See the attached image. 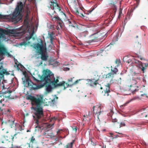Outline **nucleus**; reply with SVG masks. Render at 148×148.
<instances>
[{
	"label": "nucleus",
	"instance_id": "nucleus-1",
	"mask_svg": "<svg viewBox=\"0 0 148 148\" xmlns=\"http://www.w3.org/2000/svg\"><path fill=\"white\" fill-rule=\"evenodd\" d=\"M40 77L41 81H45L46 84H51L55 86L58 85L57 83L59 82L58 79L60 77H58L56 79L54 74L50 71L48 70L44 71L43 74Z\"/></svg>",
	"mask_w": 148,
	"mask_h": 148
},
{
	"label": "nucleus",
	"instance_id": "nucleus-2",
	"mask_svg": "<svg viewBox=\"0 0 148 148\" xmlns=\"http://www.w3.org/2000/svg\"><path fill=\"white\" fill-rule=\"evenodd\" d=\"M24 6L23 3L20 2L15 9L12 14L10 15V17L15 23H17L21 21L23 16L21 13Z\"/></svg>",
	"mask_w": 148,
	"mask_h": 148
},
{
	"label": "nucleus",
	"instance_id": "nucleus-3",
	"mask_svg": "<svg viewBox=\"0 0 148 148\" xmlns=\"http://www.w3.org/2000/svg\"><path fill=\"white\" fill-rule=\"evenodd\" d=\"M34 111V113L35 116H34V118L36 117V123L37 125L35 128H38V131L42 130L43 129V127L42 125L39 124V121L38 119H41L44 116L43 112V108L42 106L40 107H33L32 108Z\"/></svg>",
	"mask_w": 148,
	"mask_h": 148
},
{
	"label": "nucleus",
	"instance_id": "nucleus-4",
	"mask_svg": "<svg viewBox=\"0 0 148 148\" xmlns=\"http://www.w3.org/2000/svg\"><path fill=\"white\" fill-rule=\"evenodd\" d=\"M41 44L39 43L34 44L33 47L37 51V52L41 55L40 58L42 61H46L48 57V56L45 53L46 49V45L42 44V41L41 40Z\"/></svg>",
	"mask_w": 148,
	"mask_h": 148
},
{
	"label": "nucleus",
	"instance_id": "nucleus-5",
	"mask_svg": "<svg viewBox=\"0 0 148 148\" xmlns=\"http://www.w3.org/2000/svg\"><path fill=\"white\" fill-rule=\"evenodd\" d=\"M43 95H38L37 97L29 95L27 97V99L31 101L32 105L36 106L35 107H40L42 106L41 105L43 103Z\"/></svg>",
	"mask_w": 148,
	"mask_h": 148
},
{
	"label": "nucleus",
	"instance_id": "nucleus-6",
	"mask_svg": "<svg viewBox=\"0 0 148 148\" xmlns=\"http://www.w3.org/2000/svg\"><path fill=\"white\" fill-rule=\"evenodd\" d=\"M20 34L19 32H18L14 29L7 30L0 28V39L1 38H4L5 37V34L6 35L13 34V35L14 36H18L20 35Z\"/></svg>",
	"mask_w": 148,
	"mask_h": 148
},
{
	"label": "nucleus",
	"instance_id": "nucleus-7",
	"mask_svg": "<svg viewBox=\"0 0 148 148\" xmlns=\"http://www.w3.org/2000/svg\"><path fill=\"white\" fill-rule=\"evenodd\" d=\"M48 84V86H47L46 88V90L47 92H51L52 89V86L53 87H55L59 86H63L64 87V89H65L66 88L68 87L69 84L67 83H65L64 81H62V82H60L59 83H57L58 84L56 86H54L51 85V84Z\"/></svg>",
	"mask_w": 148,
	"mask_h": 148
},
{
	"label": "nucleus",
	"instance_id": "nucleus-8",
	"mask_svg": "<svg viewBox=\"0 0 148 148\" xmlns=\"http://www.w3.org/2000/svg\"><path fill=\"white\" fill-rule=\"evenodd\" d=\"M1 124L8 125L11 128H14L15 130H16V129L20 126L19 124L14 122V120H9L6 122L3 121L2 122Z\"/></svg>",
	"mask_w": 148,
	"mask_h": 148
},
{
	"label": "nucleus",
	"instance_id": "nucleus-9",
	"mask_svg": "<svg viewBox=\"0 0 148 148\" xmlns=\"http://www.w3.org/2000/svg\"><path fill=\"white\" fill-rule=\"evenodd\" d=\"M51 3L50 7L53 8V13H56L57 12H60L61 9L57 3L56 0H49Z\"/></svg>",
	"mask_w": 148,
	"mask_h": 148
},
{
	"label": "nucleus",
	"instance_id": "nucleus-10",
	"mask_svg": "<svg viewBox=\"0 0 148 148\" xmlns=\"http://www.w3.org/2000/svg\"><path fill=\"white\" fill-rule=\"evenodd\" d=\"M23 82L25 85H27L30 88L31 90H35L38 88L37 85L34 83L28 78H26Z\"/></svg>",
	"mask_w": 148,
	"mask_h": 148
},
{
	"label": "nucleus",
	"instance_id": "nucleus-11",
	"mask_svg": "<svg viewBox=\"0 0 148 148\" xmlns=\"http://www.w3.org/2000/svg\"><path fill=\"white\" fill-rule=\"evenodd\" d=\"M131 82V84L130 85V86H128L129 87L128 90H130L134 94L135 93L136 91L138 90V89H137L138 87L135 86L137 83V82L136 80L134 79H132Z\"/></svg>",
	"mask_w": 148,
	"mask_h": 148
},
{
	"label": "nucleus",
	"instance_id": "nucleus-12",
	"mask_svg": "<svg viewBox=\"0 0 148 148\" xmlns=\"http://www.w3.org/2000/svg\"><path fill=\"white\" fill-rule=\"evenodd\" d=\"M97 78H93L91 79H87L88 83L87 84H88L90 86L94 88L96 87L98 85H100L98 82V75H97Z\"/></svg>",
	"mask_w": 148,
	"mask_h": 148
},
{
	"label": "nucleus",
	"instance_id": "nucleus-13",
	"mask_svg": "<svg viewBox=\"0 0 148 148\" xmlns=\"http://www.w3.org/2000/svg\"><path fill=\"white\" fill-rule=\"evenodd\" d=\"M12 92V91L9 90H7L5 91H1L0 93V97H3L4 98H11L10 93Z\"/></svg>",
	"mask_w": 148,
	"mask_h": 148
},
{
	"label": "nucleus",
	"instance_id": "nucleus-14",
	"mask_svg": "<svg viewBox=\"0 0 148 148\" xmlns=\"http://www.w3.org/2000/svg\"><path fill=\"white\" fill-rule=\"evenodd\" d=\"M110 84L109 83H108L105 85V89L103 90V91H102L104 96H109V93L110 92Z\"/></svg>",
	"mask_w": 148,
	"mask_h": 148
},
{
	"label": "nucleus",
	"instance_id": "nucleus-15",
	"mask_svg": "<svg viewBox=\"0 0 148 148\" xmlns=\"http://www.w3.org/2000/svg\"><path fill=\"white\" fill-rule=\"evenodd\" d=\"M49 14L51 15L52 20L54 22H57L60 25L62 24V21L61 18L57 16L54 15V16H53L52 15H53V13Z\"/></svg>",
	"mask_w": 148,
	"mask_h": 148
},
{
	"label": "nucleus",
	"instance_id": "nucleus-16",
	"mask_svg": "<svg viewBox=\"0 0 148 148\" xmlns=\"http://www.w3.org/2000/svg\"><path fill=\"white\" fill-rule=\"evenodd\" d=\"M113 76V75L110 74V73L106 75L104 74L103 75V78L105 79L106 81L108 82L111 83Z\"/></svg>",
	"mask_w": 148,
	"mask_h": 148
},
{
	"label": "nucleus",
	"instance_id": "nucleus-17",
	"mask_svg": "<svg viewBox=\"0 0 148 148\" xmlns=\"http://www.w3.org/2000/svg\"><path fill=\"white\" fill-rule=\"evenodd\" d=\"M33 35V34L32 33L30 34L29 36H26L25 37V40H26L25 41H24L18 44V45L21 46H26L27 44V41L29 40L32 37Z\"/></svg>",
	"mask_w": 148,
	"mask_h": 148
},
{
	"label": "nucleus",
	"instance_id": "nucleus-18",
	"mask_svg": "<svg viewBox=\"0 0 148 148\" xmlns=\"http://www.w3.org/2000/svg\"><path fill=\"white\" fill-rule=\"evenodd\" d=\"M95 107V106H93L92 108L93 110L92 111L93 112V113L94 115V116H97L98 118L99 119V116L101 114L102 112L101 110V107L100 106H99L98 107V110H99V111L98 112L97 111L96 112L94 111Z\"/></svg>",
	"mask_w": 148,
	"mask_h": 148
},
{
	"label": "nucleus",
	"instance_id": "nucleus-19",
	"mask_svg": "<svg viewBox=\"0 0 148 148\" xmlns=\"http://www.w3.org/2000/svg\"><path fill=\"white\" fill-rule=\"evenodd\" d=\"M14 62L15 64L14 67L16 68L18 70H19L20 68H22L23 67V66L19 63L17 60H14Z\"/></svg>",
	"mask_w": 148,
	"mask_h": 148
},
{
	"label": "nucleus",
	"instance_id": "nucleus-20",
	"mask_svg": "<svg viewBox=\"0 0 148 148\" xmlns=\"http://www.w3.org/2000/svg\"><path fill=\"white\" fill-rule=\"evenodd\" d=\"M49 65H51L53 66H57L58 65V62L54 60H50L49 62Z\"/></svg>",
	"mask_w": 148,
	"mask_h": 148
},
{
	"label": "nucleus",
	"instance_id": "nucleus-21",
	"mask_svg": "<svg viewBox=\"0 0 148 148\" xmlns=\"http://www.w3.org/2000/svg\"><path fill=\"white\" fill-rule=\"evenodd\" d=\"M140 67L141 68V71L143 72V73L145 72V70L147 69V67H148V63L142 64H140Z\"/></svg>",
	"mask_w": 148,
	"mask_h": 148
},
{
	"label": "nucleus",
	"instance_id": "nucleus-22",
	"mask_svg": "<svg viewBox=\"0 0 148 148\" xmlns=\"http://www.w3.org/2000/svg\"><path fill=\"white\" fill-rule=\"evenodd\" d=\"M54 34L53 32H51L48 34V36L50 38V42L52 44H53V40L54 39V38L53 36L54 35Z\"/></svg>",
	"mask_w": 148,
	"mask_h": 148
},
{
	"label": "nucleus",
	"instance_id": "nucleus-23",
	"mask_svg": "<svg viewBox=\"0 0 148 148\" xmlns=\"http://www.w3.org/2000/svg\"><path fill=\"white\" fill-rule=\"evenodd\" d=\"M141 71V68L140 67V64L138 66L136 67L135 69V71L134 72V73L135 75L138 74L140 73V71Z\"/></svg>",
	"mask_w": 148,
	"mask_h": 148
},
{
	"label": "nucleus",
	"instance_id": "nucleus-24",
	"mask_svg": "<svg viewBox=\"0 0 148 148\" xmlns=\"http://www.w3.org/2000/svg\"><path fill=\"white\" fill-rule=\"evenodd\" d=\"M116 66H115V67H112L111 66V71L110 72V74H112L113 75L114 74H115L117 73L118 71V69L116 68Z\"/></svg>",
	"mask_w": 148,
	"mask_h": 148
},
{
	"label": "nucleus",
	"instance_id": "nucleus-25",
	"mask_svg": "<svg viewBox=\"0 0 148 148\" xmlns=\"http://www.w3.org/2000/svg\"><path fill=\"white\" fill-rule=\"evenodd\" d=\"M67 23L69 26L71 27H75L76 25L75 22L73 21H71L68 20V21Z\"/></svg>",
	"mask_w": 148,
	"mask_h": 148
},
{
	"label": "nucleus",
	"instance_id": "nucleus-26",
	"mask_svg": "<svg viewBox=\"0 0 148 148\" xmlns=\"http://www.w3.org/2000/svg\"><path fill=\"white\" fill-rule=\"evenodd\" d=\"M75 141V140H73L72 142L70 143H68L64 147L65 148H72L73 145Z\"/></svg>",
	"mask_w": 148,
	"mask_h": 148
},
{
	"label": "nucleus",
	"instance_id": "nucleus-27",
	"mask_svg": "<svg viewBox=\"0 0 148 148\" xmlns=\"http://www.w3.org/2000/svg\"><path fill=\"white\" fill-rule=\"evenodd\" d=\"M6 52V49L4 47L0 45V54H4Z\"/></svg>",
	"mask_w": 148,
	"mask_h": 148
},
{
	"label": "nucleus",
	"instance_id": "nucleus-28",
	"mask_svg": "<svg viewBox=\"0 0 148 148\" xmlns=\"http://www.w3.org/2000/svg\"><path fill=\"white\" fill-rule=\"evenodd\" d=\"M115 115L117 116L116 114H113L112 116V121L113 122H116L117 121V117L115 116Z\"/></svg>",
	"mask_w": 148,
	"mask_h": 148
},
{
	"label": "nucleus",
	"instance_id": "nucleus-29",
	"mask_svg": "<svg viewBox=\"0 0 148 148\" xmlns=\"http://www.w3.org/2000/svg\"><path fill=\"white\" fill-rule=\"evenodd\" d=\"M2 100L0 101V112L3 111L4 109L3 107L5 106L4 104L2 103L3 101H2Z\"/></svg>",
	"mask_w": 148,
	"mask_h": 148
},
{
	"label": "nucleus",
	"instance_id": "nucleus-30",
	"mask_svg": "<svg viewBox=\"0 0 148 148\" xmlns=\"http://www.w3.org/2000/svg\"><path fill=\"white\" fill-rule=\"evenodd\" d=\"M74 77H73V78H71L70 79H68V83H69V84H68L67 83V84H69L68 86L70 84L71 85H72V84L73 83V79H74ZM65 83H66L65 82H64ZM69 86H68V87Z\"/></svg>",
	"mask_w": 148,
	"mask_h": 148
},
{
	"label": "nucleus",
	"instance_id": "nucleus-31",
	"mask_svg": "<svg viewBox=\"0 0 148 148\" xmlns=\"http://www.w3.org/2000/svg\"><path fill=\"white\" fill-rule=\"evenodd\" d=\"M117 123L119 124V128H120L121 127H122L125 126V123L123 122H121L120 123L119 122H117Z\"/></svg>",
	"mask_w": 148,
	"mask_h": 148
},
{
	"label": "nucleus",
	"instance_id": "nucleus-32",
	"mask_svg": "<svg viewBox=\"0 0 148 148\" xmlns=\"http://www.w3.org/2000/svg\"><path fill=\"white\" fill-rule=\"evenodd\" d=\"M112 45L111 43L109 45H108L106 47H105L103 50H102V51L103 52H106L107 50L108 49V48H109L110 47H111V45Z\"/></svg>",
	"mask_w": 148,
	"mask_h": 148
},
{
	"label": "nucleus",
	"instance_id": "nucleus-33",
	"mask_svg": "<svg viewBox=\"0 0 148 148\" xmlns=\"http://www.w3.org/2000/svg\"><path fill=\"white\" fill-rule=\"evenodd\" d=\"M128 58V57L127 56H125L123 58V60L124 62H127L128 63L130 62L131 60H128V61L127 60H126Z\"/></svg>",
	"mask_w": 148,
	"mask_h": 148
},
{
	"label": "nucleus",
	"instance_id": "nucleus-34",
	"mask_svg": "<svg viewBox=\"0 0 148 148\" xmlns=\"http://www.w3.org/2000/svg\"><path fill=\"white\" fill-rule=\"evenodd\" d=\"M115 63L117 64L116 67H117L121 63L120 60L116 59L115 61Z\"/></svg>",
	"mask_w": 148,
	"mask_h": 148
},
{
	"label": "nucleus",
	"instance_id": "nucleus-35",
	"mask_svg": "<svg viewBox=\"0 0 148 148\" xmlns=\"http://www.w3.org/2000/svg\"><path fill=\"white\" fill-rule=\"evenodd\" d=\"M116 132L117 133L121 135L119 136V137H125L126 136L125 134H123L121 133L117 132Z\"/></svg>",
	"mask_w": 148,
	"mask_h": 148
},
{
	"label": "nucleus",
	"instance_id": "nucleus-36",
	"mask_svg": "<svg viewBox=\"0 0 148 148\" xmlns=\"http://www.w3.org/2000/svg\"><path fill=\"white\" fill-rule=\"evenodd\" d=\"M73 130L75 132H76L77 131V127L75 126H73L72 127Z\"/></svg>",
	"mask_w": 148,
	"mask_h": 148
},
{
	"label": "nucleus",
	"instance_id": "nucleus-37",
	"mask_svg": "<svg viewBox=\"0 0 148 148\" xmlns=\"http://www.w3.org/2000/svg\"><path fill=\"white\" fill-rule=\"evenodd\" d=\"M35 141V139L34 136H32V138L31 139L30 142L32 143H33L34 141Z\"/></svg>",
	"mask_w": 148,
	"mask_h": 148
},
{
	"label": "nucleus",
	"instance_id": "nucleus-38",
	"mask_svg": "<svg viewBox=\"0 0 148 148\" xmlns=\"http://www.w3.org/2000/svg\"><path fill=\"white\" fill-rule=\"evenodd\" d=\"M95 8L94 7L92 9H90L88 11V12L90 13L95 9Z\"/></svg>",
	"mask_w": 148,
	"mask_h": 148
},
{
	"label": "nucleus",
	"instance_id": "nucleus-39",
	"mask_svg": "<svg viewBox=\"0 0 148 148\" xmlns=\"http://www.w3.org/2000/svg\"><path fill=\"white\" fill-rule=\"evenodd\" d=\"M115 3L113 1H112L111 2V4H113V5L114 6V10L116 8V7L114 5V4H115Z\"/></svg>",
	"mask_w": 148,
	"mask_h": 148
},
{
	"label": "nucleus",
	"instance_id": "nucleus-40",
	"mask_svg": "<svg viewBox=\"0 0 148 148\" xmlns=\"http://www.w3.org/2000/svg\"><path fill=\"white\" fill-rule=\"evenodd\" d=\"M78 83V81L77 80L75 81V82H73V84H72V85H74L75 84Z\"/></svg>",
	"mask_w": 148,
	"mask_h": 148
},
{
	"label": "nucleus",
	"instance_id": "nucleus-41",
	"mask_svg": "<svg viewBox=\"0 0 148 148\" xmlns=\"http://www.w3.org/2000/svg\"><path fill=\"white\" fill-rule=\"evenodd\" d=\"M122 13V9H120L119 12V17L121 15Z\"/></svg>",
	"mask_w": 148,
	"mask_h": 148
},
{
	"label": "nucleus",
	"instance_id": "nucleus-42",
	"mask_svg": "<svg viewBox=\"0 0 148 148\" xmlns=\"http://www.w3.org/2000/svg\"><path fill=\"white\" fill-rule=\"evenodd\" d=\"M62 130H59L57 132V134H59L60 133V131H62Z\"/></svg>",
	"mask_w": 148,
	"mask_h": 148
},
{
	"label": "nucleus",
	"instance_id": "nucleus-43",
	"mask_svg": "<svg viewBox=\"0 0 148 148\" xmlns=\"http://www.w3.org/2000/svg\"><path fill=\"white\" fill-rule=\"evenodd\" d=\"M70 69L68 67H66L64 68V70L65 71H69Z\"/></svg>",
	"mask_w": 148,
	"mask_h": 148
},
{
	"label": "nucleus",
	"instance_id": "nucleus-44",
	"mask_svg": "<svg viewBox=\"0 0 148 148\" xmlns=\"http://www.w3.org/2000/svg\"><path fill=\"white\" fill-rule=\"evenodd\" d=\"M56 119L57 118H56L55 117H53L51 118L52 120H56Z\"/></svg>",
	"mask_w": 148,
	"mask_h": 148
},
{
	"label": "nucleus",
	"instance_id": "nucleus-45",
	"mask_svg": "<svg viewBox=\"0 0 148 148\" xmlns=\"http://www.w3.org/2000/svg\"><path fill=\"white\" fill-rule=\"evenodd\" d=\"M32 77L34 80L36 81H38V80L36 78L34 77L33 76Z\"/></svg>",
	"mask_w": 148,
	"mask_h": 148
},
{
	"label": "nucleus",
	"instance_id": "nucleus-46",
	"mask_svg": "<svg viewBox=\"0 0 148 148\" xmlns=\"http://www.w3.org/2000/svg\"><path fill=\"white\" fill-rule=\"evenodd\" d=\"M115 136L114 137H113V138H117L118 137H119V135H115Z\"/></svg>",
	"mask_w": 148,
	"mask_h": 148
},
{
	"label": "nucleus",
	"instance_id": "nucleus-47",
	"mask_svg": "<svg viewBox=\"0 0 148 148\" xmlns=\"http://www.w3.org/2000/svg\"><path fill=\"white\" fill-rule=\"evenodd\" d=\"M144 114L145 117H146L147 116V115L145 114V113H143L142 114Z\"/></svg>",
	"mask_w": 148,
	"mask_h": 148
},
{
	"label": "nucleus",
	"instance_id": "nucleus-48",
	"mask_svg": "<svg viewBox=\"0 0 148 148\" xmlns=\"http://www.w3.org/2000/svg\"><path fill=\"white\" fill-rule=\"evenodd\" d=\"M6 73V70H5L4 71H3V74H5V73Z\"/></svg>",
	"mask_w": 148,
	"mask_h": 148
},
{
	"label": "nucleus",
	"instance_id": "nucleus-49",
	"mask_svg": "<svg viewBox=\"0 0 148 148\" xmlns=\"http://www.w3.org/2000/svg\"><path fill=\"white\" fill-rule=\"evenodd\" d=\"M76 12L78 14H79V12L77 10H76Z\"/></svg>",
	"mask_w": 148,
	"mask_h": 148
},
{
	"label": "nucleus",
	"instance_id": "nucleus-50",
	"mask_svg": "<svg viewBox=\"0 0 148 148\" xmlns=\"http://www.w3.org/2000/svg\"><path fill=\"white\" fill-rule=\"evenodd\" d=\"M102 148H106V147L103 146L102 147Z\"/></svg>",
	"mask_w": 148,
	"mask_h": 148
},
{
	"label": "nucleus",
	"instance_id": "nucleus-51",
	"mask_svg": "<svg viewBox=\"0 0 148 148\" xmlns=\"http://www.w3.org/2000/svg\"><path fill=\"white\" fill-rule=\"evenodd\" d=\"M81 14L82 15V16H83L84 17V16L83 15V14Z\"/></svg>",
	"mask_w": 148,
	"mask_h": 148
},
{
	"label": "nucleus",
	"instance_id": "nucleus-52",
	"mask_svg": "<svg viewBox=\"0 0 148 148\" xmlns=\"http://www.w3.org/2000/svg\"><path fill=\"white\" fill-rule=\"evenodd\" d=\"M129 14V15L130 16L131 14V13H130V14Z\"/></svg>",
	"mask_w": 148,
	"mask_h": 148
},
{
	"label": "nucleus",
	"instance_id": "nucleus-53",
	"mask_svg": "<svg viewBox=\"0 0 148 148\" xmlns=\"http://www.w3.org/2000/svg\"><path fill=\"white\" fill-rule=\"evenodd\" d=\"M100 89H103V88H102V87H101V88H100Z\"/></svg>",
	"mask_w": 148,
	"mask_h": 148
},
{
	"label": "nucleus",
	"instance_id": "nucleus-54",
	"mask_svg": "<svg viewBox=\"0 0 148 148\" xmlns=\"http://www.w3.org/2000/svg\"><path fill=\"white\" fill-rule=\"evenodd\" d=\"M84 117H86V116H85V115H84Z\"/></svg>",
	"mask_w": 148,
	"mask_h": 148
},
{
	"label": "nucleus",
	"instance_id": "nucleus-55",
	"mask_svg": "<svg viewBox=\"0 0 148 148\" xmlns=\"http://www.w3.org/2000/svg\"><path fill=\"white\" fill-rule=\"evenodd\" d=\"M40 64H42V62H41Z\"/></svg>",
	"mask_w": 148,
	"mask_h": 148
},
{
	"label": "nucleus",
	"instance_id": "nucleus-56",
	"mask_svg": "<svg viewBox=\"0 0 148 148\" xmlns=\"http://www.w3.org/2000/svg\"><path fill=\"white\" fill-rule=\"evenodd\" d=\"M1 15L0 14V18L1 17Z\"/></svg>",
	"mask_w": 148,
	"mask_h": 148
},
{
	"label": "nucleus",
	"instance_id": "nucleus-57",
	"mask_svg": "<svg viewBox=\"0 0 148 148\" xmlns=\"http://www.w3.org/2000/svg\"><path fill=\"white\" fill-rule=\"evenodd\" d=\"M140 59H141V60H142V58H140Z\"/></svg>",
	"mask_w": 148,
	"mask_h": 148
},
{
	"label": "nucleus",
	"instance_id": "nucleus-58",
	"mask_svg": "<svg viewBox=\"0 0 148 148\" xmlns=\"http://www.w3.org/2000/svg\"><path fill=\"white\" fill-rule=\"evenodd\" d=\"M86 116L87 117V116H88L87 115H86Z\"/></svg>",
	"mask_w": 148,
	"mask_h": 148
},
{
	"label": "nucleus",
	"instance_id": "nucleus-59",
	"mask_svg": "<svg viewBox=\"0 0 148 148\" xmlns=\"http://www.w3.org/2000/svg\"><path fill=\"white\" fill-rule=\"evenodd\" d=\"M110 134H111V135H112V133H110Z\"/></svg>",
	"mask_w": 148,
	"mask_h": 148
},
{
	"label": "nucleus",
	"instance_id": "nucleus-60",
	"mask_svg": "<svg viewBox=\"0 0 148 148\" xmlns=\"http://www.w3.org/2000/svg\"><path fill=\"white\" fill-rule=\"evenodd\" d=\"M136 37H137V38H138V36H136Z\"/></svg>",
	"mask_w": 148,
	"mask_h": 148
},
{
	"label": "nucleus",
	"instance_id": "nucleus-61",
	"mask_svg": "<svg viewBox=\"0 0 148 148\" xmlns=\"http://www.w3.org/2000/svg\"><path fill=\"white\" fill-rule=\"evenodd\" d=\"M13 0H11V1H13Z\"/></svg>",
	"mask_w": 148,
	"mask_h": 148
}]
</instances>
